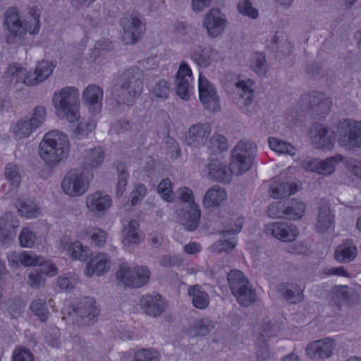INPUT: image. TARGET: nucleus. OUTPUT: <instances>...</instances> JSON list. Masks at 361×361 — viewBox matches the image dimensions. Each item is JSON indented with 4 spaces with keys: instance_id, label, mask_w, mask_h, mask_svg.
<instances>
[{
    "instance_id": "nucleus-1",
    "label": "nucleus",
    "mask_w": 361,
    "mask_h": 361,
    "mask_svg": "<svg viewBox=\"0 0 361 361\" xmlns=\"http://www.w3.org/2000/svg\"><path fill=\"white\" fill-rule=\"evenodd\" d=\"M143 90L141 70L135 66L126 69L114 79L111 94L118 104L133 105Z\"/></svg>"
},
{
    "instance_id": "nucleus-2",
    "label": "nucleus",
    "mask_w": 361,
    "mask_h": 361,
    "mask_svg": "<svg viewBox=\"0 0 361 361\" xmlns=\"http://www.w3.org/2000/svg\"><path fill=\"white\" fill-rule=\"evenodd\" d=\"M67 135L54 130L47 133L39 143V154L50 167H55L67 156L69 151Z\"/></svg>"
},
{
    "instance_id": "nucleus-3",
    "label": "nucleus",
    "mask_w": 361,
    "mask_h": 361,
    "mask_svg": "<svg viewBox=\"0 0 361 361\" xmlns=\"http://www.w3.org/2000/svg\"><path fill=\"white\" fill-rule=\"evenodd\" d=\"M79 90L74 86H66L53 94L51 102L56 115L61 119L74 123L80 118Z\"/></svg>"
},
{
    "instance_id": "nucleus-4",
    "label": "nucleus",
    "mask_w": 361,
    "mask_h": 361,
    "mask_svg": "<svg viewBox=\"0 0 361 361\" xmlns=\"http://www.w3.org/2000/svg\"><path fill=\"white\" fill-rule=\"evenodd\" d=\"M227 281L232 295L242 307H249L257 301L255 290L241 271H231Z\"/></svg>"
},
{
    "instance_id": "nucleus-5",
    "label": "nucleus",
    "mask_w": 361,
    "mask_h": 361,
    "mask_svg": "<svg viewBox=\"0 0 361 361\" xmlns=\"http://www.w3.org/2000/svg\"><path fill=\"white\" fill-rule=\"evenodd\" d=\"M99 314L96 301L89 297H84L73 305L68 316L73 324L78 326H89L95 323Z\"/></svg>"
},
{
    "instance_id": "nucleus-6",
    "label": "nucleus",
    "mask_w": 361,
    "mask_h": 361,
    "mask_svg": "<svg viewBox=\"0 0 361 361\" xmlns=\"http://www.w3.org/2000/svg\"><path fill=\"white\" fill-rule=\"evenodd\" d=\"M178 193L180 200L185 203L182 208V224L186 230L193 231L200 224L201 212L199 206L195 202L193 192L190 188H180Z\"/></svg>"
},
{
    "instance_id": "nucleus-7",
    "label": "nucleus",
    "mask_w": 361,
    "mask_h": 361,
    "mask_svg": "<svg viewBox=\"0 0 361 361\" xmlns=\"http://www.w3.org/2000/svg\"><path fill=\"white\" fill-rule=\"evenodd\" d=\"M257 153V146L251 142L240 141L232 150L231 165L237 176L250 170Z\"/></svg>"
},
{
    "instance_id": "nucleus-8",
    "label": "nucleus",
    "mask_w": 361,
    "mask_h": 361,
    "mask_svg": "<svg viewBox=\"0 0 361 361\" xmlns=\"http://www.w3.org/2000/svg\"><path fill=\"white\" fill-rule=\"evenodd\" d=\"M306 206L299 200L292 199L284 202H277L268 209L269 216L288 220L300 219L305 214Z\"/></svg>"
},
{
    "instance_id": "nucleus-9",
    "label": "nucleus",
    "mask_w": 361,
    "mask_h": 361,
    "mask_svg": "<svg viewBox=\"0 0 361 361\" xmlns=\"http://www.w3.org/2000/svg\"><path fill=\"white\" fill-rule=\"evenodd\" d=\"M123 28L122 39L126 44L137 42L145 30V22L143 17L138 13L125 16L121 20Z\"/></svg>"
},
{
    "instance_id": "nucleus-10",
    "label": "nucleus",
    "mask_w": 361,
    "mask_h": 361,
    "mask_svg": "<svg viewBox=\"0 0 361 361\" xmlns=\"http://www.w3.org/2000/svg\"><path fill=\"white\" fill-rule=\"evenodd\" d=\"M340 128L343 135L340 145L348 150H356L361 148V121L344 119L340 121Z\"/></svg>"
},
{
    "instance_id": "nucleus-11",
    "label": "nucleus",
    "mask_w": 361,
    "mask_h": 361,
    "mask_svg": "<svg viewBox=\"0 0 361 361\" xmlns=\"http://www.w3.org/2000/svg\"><path fill=\"white\" fill-rule=\"evenodd\" d=\"M88 188V179L80 171L75 169L68 171L61 183L63 192L73 197L84 195Z\"/></svg>"
},
{
    "instance_id": "nucleus-12",
    "label": "nucleus",
    "mask_w": 361,
    "mask_h": 361,
    "mask_svg": "<svg viewBox=\"0 0 361 361\" xmlns=\"http://www.w3.org/2000/svg\"><path fill=\"white\" fill-rule=\"evenodd\" d=\"M199 96L206 109L211 112L220 110L219 97L215 87L201 73L199 76Z\"/></svg>"
},
{
    "instance_id": "nucleus-13",
    "label": "nucleus",
    "mask_w": 361,
    "mask_h": 361,
    "mask_svg": "<svg viewBox=\"0 0 361 361\" xmlns=\"http://www.w3.org/2000/svg\"><path fill=\"white\" fill-rule=\"evenodd\" d=\"M312 145L322 150H331L336 142V134L331 128L314 123L310 131Z\"/></svg>"
},
{
    "instance_id": "nucleus-14",
    "label": "nucleus",
    "mask_w": 361,
    "mask_h": 361,
    "mask_svg": "<svg viewBox=\"0 0 361 361\" xmlns=\"http://www.w3.org/2000/svg\"><path fill=\"white\" fill-rule=\"evenodd\" d=\"M264 233L283 242H293L299 234L295 225L286 221H276L265 226Z\"/></svg>"
},
{
    "instance_id": "nucleus-15",
    "label": "nucleus",
    "mask_w": 361,
    "mask_h": 361,
    "mask_svg": "<svg viewBox=\"0 0 361 361\" xmlns=\"http://www.w3.org/2000/svg\"><path fill=\"white\" fill-rule=\"evenodd\" d=\"M227 24L226 16L218 8H211L204 15L202 26L209 37L216 38L223 33Z\"/></svg>"
},
{
    "instance_id": "nucleus-16",
    "label": "nucleus",
    "mask_w": 361,
    "mask_h": 361,
    "mask_svg": "<svg viewBox=\"0 0 361 361\" xmlns=\"http://www.w3.org/2000/svg\"><path fill=\"white\" fill-rule=\"evenodd\" d=\"M335 345V341L333 339L329 338L319 339L308 343L305 353L312 360H324L331 356Z\"/></svg>"
},
{
    "instance_id": "nucleus-17",
    "label": "nucleus",
    "mask_w": 361,
    "mask_h": 361,
    "mask_svg": "<svg viewBox=\"0 0 361 361\" xmlns=\"http://www.w3.org/2000/svg\"><path fill=\"white\" fill-rule=\"evenodd\" d=\"M192 80L190 68L185 62H183L177 72L175 88L176 94L183 100H188L192 92Z\"/></svg>"
},
{
    "instance_id": "nucleus-18",
    "label": "nucleus",
    "mask_w": 361,
    "mask_h": 361,
    "mask_svg": "<svg viewBox=\"0 0 361 361\" xmlns=\"http://www.w3.org/2000/svg\"><path fill=\"white\" fill-rule=\"evenodd\" d=\"M103 89L96 84L87 85L82 91V98L92 115L99 114L102 107Z\"/></svg>"
},
{
    "instance_id": "nucleus-19",
    "label": "nucleus",
    "mask_w": 361,
    "mask_h": 361,
    "mask_svg": "<svg viewBox=\"0 0 361 361\" xmlns=\"http://www.w3.org/2000/svg\"><path fill=\"white\" fill-rule=\"evenodd\" d=\"M210 133L211 126L208 123H198L189 128L185 135V142L192 147L202 146Z\"/></svg>"
},
{
    "instance_id": "nucleus-20",
    "label": "nucleus",
    "mask_w": 361,
    "mask_h": 361,
    "mask_svg": "<svg viewBox=\"0 0 361 361\" xmlns=\"http://www.w3.org/2000/svg\"><path fill=\"white\" fill-rule=\"evenodd\" d=\"M208 177L222 183H229L233 175L237 173L233 170L232 166L228 168L226 163L219 159H212L207 166Z\"/></svg>"
},
{
    "instance_id": "nucleus-21",
    "label": "nucleus",
    "mask_w": 361,
    "mask_h": 361,
    "mask_svg": "<svg viewBox=\"0 0 361 361\" xmlns=\"http://www.w3.org/2000/svg\"><path fill=\"white\" fill-rule=\"evenodd\" d=\"M17 216L11 213H5L0 218V241L7 243L13 240L16 235V229L19 227Z\"/></svg>"
},
{
    "instance_id": "nucleus-22",
    "label": "nucleus",
    "mask_w": 361,
    "mask_h": 361,
    "mask_svg": "<svg viewBox=\"0 0 361 361\" xmlns=\"http://www.w3.org/2000/svg\"><path fill=\"white\" fill-rule=\"evenodd\" d=\"M111 197L97 191L87 196L85 204L89 211L95 214H104L111 207Z\"/></svg>"
},
{
    "instance_id": "nucleus-23",
    "label": "nucleus",
    "mask_w": 361,
    "mask_h": 361,
    "mask_svg": "<svg viewBox=\"0 0 361 361\" xmlns=\"http://www.w3.org/2000/svg\"><path fill=\"white\" fill-rule=\"evenodd\" d=\"M142 310L147 314L154 317L159 316L166 308L165 301L159 294L146 295L140 301Z\"/></svg>"
},
{
    "instance_id": "nucleus-24",
    "label": "nucleus",
    "mask_w": 361,
    "mask_h": 361,
    "mask_svg": "<svg viewBox=\"0 0 361 361\" xmlns=\"http://www.w3.org/2000/svg\"><path fill=\"white\" fill-rule=\"evenodd\" d=\"M234 100L238 107L247 110L253 102V89L250 82L240 80L235 84Z\"/></svg>"
},
{
    "instance_id": "nucleus-25",
    "label": "nucleus",
    "mask_w": 361,
    "mask_h": 361,
    "mask_svg": "<svg viewBox=\"0 0 361 361\" xmlns=\"http://www.w3.org/2000/svg\"><path fill=\"white\" fill-rule=\"evenodd\" d=\"M4 16V24L11 34L16 37H21L25 34L24 23L20 20L17 8H8L5 12Z\"/></svg>"
},
{
    "instance_id": "nucleus-26",
    "label": "nucleus",
    "mask_w": 361,
    "mask_h": 361,
    "mask_svg": "<svg viewBox=\"0 0 361 361\" xmlns=\"http://www.w3.org/2000/svg\"><path fill=\"white\" fill-rule=\"evenodd\" d=\"M110 264V257L106 253H99L87 263L85 274L89 277L94 274L101 276L109 271Z\"/></svg>"
},
{
    "instance_id": "nucleus-27",
    "label": "nucleus",
    "mask_w": 361,
    "mask_h": 361,
    "mask_svg": "<svg viewBox=\"0 0 361 361\" xmlns=\"http://www.w3.org/2000/svg\"><path fill=\"white\" fill-rule=\"evenodd\" d=\"M191 57L197 66L207 68L212 63L219 61L220 55L216 49L208 46L204 47H200L192 52Z\"/></svg>"
},
{
    "instance_id": "nucleus-28",
    "label": "nucleus",
    "mask_w": 361,
    "mask_h": 361,
    "mask_svg": "<svg viewBox=\"0 0 361 361\" xmlns=\"http://www.w3.org/2000/svg\"><path fill=\"white\" fill-rule=\"evenodd\" d=\"M280 295L290 304H298L303 299V290L296 283H283L276 288Z\"/></svg>"
},
{
    "instance_id": "nucleus-29",
    "label": "nucleus",
    "mask_w": 361,
    "mask_h": 361,
    "mask_svg": "<svg viewBox=\"0 0 361 361\" xmlns=\"http://www.w3.org/2000/svg\"><path fill=\"white\" fill-rule=\"evenodd\" d=\"M104 160V152L101 147L87 149L82 154V168L92 170L100 167Z\"/></svg>"
},
{
    "instance_id": "nucleus-30",
    "label": "nucleus",
    "mask_w": 361,
    "mask_h": 361,
    "mask_svg": "<svg viewBox=\"0 0 361 361\" xmlns=\"http://www.w3.org/2000/svg\"><path fill=\"white\" fill-rule=\"evenodd\" d=\"M333 217L329 206L324 202H320L315 224L317 232L324 233L327 231L333 224Z\"/></svg>"
},
{
    "instance_id": "nucleus-31",
    "label": "nucleus",
    "mask_w": 361,
    "mask_h": 361,
    "mask_svg": "<svg viewBox=\"0 0 361 361\" xmlns=\"http://www.w3.org/2000/svg\"><path fill=\"white\" fill-rule=\"evenodd\" d=\"M214 327V322L207 317L194 320L187 328L186 333L190 337L204 336Z\"/></svg>"
},
{
    "instance_id": "nucleus-32",
    "label": "nucleus",
    "mask_w": 361,
    "mask_h": 361,
    "mask_svg": "<svg viewBox=\"0 0 361 361\" xmlns=\"http://www.w3.org/2000/svg\"><path fill=\"white\" fill-rule=\"evenodd\" d=\"M298 190V185L290 181L276 180L272 183L269 192L274 199L284 198L290 196Z\"/></svg>"
},
{
    "instance_id": "nucleus-33",
    "label": "nucleus",
    "mask_w": 361,
    "mask_h": 361,
    "mask_svg": "<svg viewBox=\"0 0 361 361\" xmlns=\"http://www.w3.org/2000/svg\"><path fill=\"white\" fill-rule=\"evenodd\" d=\"M188 295L193 306L199 310L206 309L209 304V294L200 285L190 286L188 288Z\"/></svg>"
},
{
    "instance_id": "nucleus-34",
    "label": "nucleus",
    "mask_w": 361,
    "mask_h": 361,
    "mask_svg": "<svg viewBox=\"0 0 361 361\" xmlns=\"http://www.w3.org/2000/svg\"><path fill=\"white\" fill-rule=\"evenodd\" d=\"M226 192L219 185H214L205 193L202 204L205 208L219 206L226 198Z\"/></svg>"
},
{
    "instance_id": "nucleus-35",
    "label": "nucleus",
    "mask_w": 361,
    "mask_h": 361,
    "mask_svg": "<svg viewBox=\"0 0 361 361\" xmlns=\"http://www.w3.org/2000/svg\"><path fill=\"white\" fill-rule=\"evenodd\" d=\"M140 224L136 220H132L123 230V243L124 245L138 244L144 240L143 234L139 231Z\"/></svg>"
},
{
    "instance_id": "nucleus-36",
    "label": "nucleus",
    "mask_w": 361,
    "mask_h": 361,
    "mask_svg": "<svg viewBox=\"0 0 361 361\" xmlns=\"http://www.w3.org/2000/svg\"><path fill=\"white\" fill-rule=\"evenodd\" d=\"M309 103L313 111L319 116L327 114L331 106L330 99L321 92H314L312 94Z\"/></svg>"
},
{
    "instance_id": "nucleus-37",
    "label": "nucleus",
    "mask_w": 361,
    "mask_h": 361,
    "mask_svg": "<svg viewBox=\"0 0 361 361\" xmlns=\"http://www.w3.org/2000/svg\"><path fill=\"white\" fill-rule=\"evenodd\" d=\"M26 73V69L18 63L10 64L4 73L2 80L6 86L16 85L23 82V75Z\"/></svg>"
},
{
    "instance_id": "nucleus-38",
    "label": "nucleus",
    "mask_w": 361,
    "mask_h": 361,
    "mask_svg": "<svg viewBox=\"0 0 361 361\" xmlns=\"http://www.w3.org/2000/svg\"><path fill=\"white\" fill-rule=\"evenodd\" d=\"M357 255V247L351 239H343L340 244V263H349Z\"/></svg>"
},
{
    "instance_id": "nucleus-39",
    "label": "nucleus",
    "mask_w": 361,
    "mask_h": 361,
    "mask_svg": "<svg viewBox=\"0 0 361 361\" xmlns=\"http://www.w3.org/2000/svg\"><path fill=\"white\" fill-rule=\"evenodd\" d=\"M271 326L267 324V327L264 329L263 332L261 334V338H259L257 343L256 348V359L257 361H266L270 357V353L265 342L266 338L270 337Z\"/></svg>"
},
{
    "instance_id": "nucleus-40",
    "label": "nucleus",
    "mask_w": 361,
    "mask_h": 361,
    "mask_svg": "<svg viewBox=\"0 0 361 361\" xmlns=\"http://www.w3.org/2000/svg\"><path fill=\"white\" fill-rule=\"evenodd\" d=\"M39 18V10L35 6L30 7L29 8L27 18L26 19L25 23H24L25 33L28 32L32 35H35L39 32L40 27Z\"/></svg>"
},
{
    "instance_id": "nucleus-41",
    "label": "nucleus",
    "mask_w": 361,
    "mask_h": 361,
    "mask_svg": "<svg viewBox=\"0 0 361 361\" xmlns=\"http://www.w3.org/2000/svg\"><path fill=\"white\" fill-rule=\"evenodd\" d=\"M68 252L71 258L81 262L86 261L91 255L89 247L82 245L78 240L69 244Z\"/></svg>"
},
{
    "instance_id": "nucleus-42",
    "label": "nucleus",
    "mask_w": 361,
    "mask_h": 361,
    "mask_svg": "<svg viewBox=\"0 0 361 361\" xmlns=\"http://www.w3.org/2000/svg\"><path fill=\"white\" fill-rule=\"evenodd\" d=\"M208 148L211 153L218 154L228 148L227 139L223 135L214 133L209 140Z\"/></svg>"
},
{
    "instance_id": "nucleus-43",
    "label": "nucleus",
    "mask_w": 361,
    "mask_h": 361,
    "mask_svg": "<svg viewBox=\"0 0 361 361\" xmlns=\"http://www.w3.org/2000/svg\"><path fill=\"white\" fill-rule=\"evenodd\" d=\"M250 68L260 77L265 76L267 71V63L262 53H255L252 56Z\"/></svg>"
},
{
    "instance_id": "nucleus-44",
    "label": "nucleus",
    "mask_w": 361,
    "mask_h": 361,
    "mask_svg": "<svg viewBox=\"0 0 361 361\" xmlns=\"http://www.w3.org/2000/svg\"><path fill=\"white\" fill-rule=\"evenodd\" d=\"M269 145L272 150L279 154H288L293 156L295 153V149L291 144L275 137L269 138Z\"/></svg>"
},
{
    "instance_id": "nucleus-45",
    "label": "nucleus",
    "mask_w": 361,
    "mask_h": 361,
    "mask_svg": "<svg viewBox=\"0 0 361 361\" xmlns=\"http://www.w3.org/2000/svg\"><path fill=\"white\" fill-rule=\"evenodd\" d=\"M135 268H131L128 264L123 263L120 264L116 272L118 280L126 286L132 287L134 279Z\"/></svg>"
},
{
    "instance_id": "nucleus-46",
    "label": "nucleus",
    "mask_w": 361,
    "mask_h": 361,
    "mask_svg": "<svg viewBox=\"0 0 361 361\" xmlns=\"http://www.w3.org/2000/svg\"><path fill=\"white\" fill-rule=\"evenodd\" d=\"M4 175L7 180L15 188L18 187L21 181V173L18 166L13 163L8 164L4 170Z\"/></svg>"
},
{
    "instance_id": "nucleus-47",
    "label": "nucleus",
    "mask_w": 361,
    "mask_h": 361,
    "mask_svg": "<svg viewBox=\"0 0 361 361\" xmlns=\"http://www.w3.org/2000/svg\"><path fill=\"white\" fill-rule=\"evenodd\" d=\"M150 271L145 267L135 268L134 279L132 283V288H140L146 285L149 280Z\"/></svg>"
},
{
    "instance_id": "nucleus-48",
    "label": "nucleus",
    "mask_w": 361,
    "mask_h": 361,
    "mask_svg": "<svg viewBox=\"0 0 361 361\" xmlns=\"http://www.w3.org/2000/svg\"><path fill=\"white\" fill-rule=\"evenodd\" d=\"M157 192L164 200L167 202H172L175 199L173 192L172 183L169 178L163 179L157 185Z\"/></svg>"
},
{
    "instance_id": "nucleus-49",
    "label": "nucleus",
    "mask_w": 361,
    "mask_h": 361,
    "mask_svg": "<svg viewBox=\"0 0 361 361\" xmlns=\"http://www.w3.org/2000/svg\"><path fill=\"white\" fill-rule=\"evenodd\" d=\"M11 318L17 319L22 315L25 310V305L20 300H9L3 307Z\"/></svg>"
},
{
    "instance_id": "nucleus-50",
    "label": "nucleus",
    "mask_w": 361,
    "mask_h": 361,
    "mask_svg": "<svg viewBox=\"0 0 361 361\" xmlns=\"http://www.w3.org/2000/svg\"><path fill=\"white\" fill-rule=\"evenodd\" d=\"M30 308L41 322H46L47 320L49 312L46 307V302L44 300L41 299L33 300L30 304Z\"/></svg>"
},
{
    "instance_id": "nucleus-51",
    "label": "nucleus",
    "mask_w": 361,
    "mask_h": 361,
    "mask_svg": "<svg viewBox=\"0 0 361 361\" xmlns=\"http://www.w3.org/2000/svg\"><path fill=\"white\" fill-rule=\"evenodd\" d=\"M117 171L118 174V182L117 185L116 193L118 196L123 195L128 183V173L126 166L124 163L120 162L117 164Z\"/></svg>"
},
{
    "instance_id": "nucleus-52",
    "label": "nucleus",
    "mask_w": 361,
    "mask_h": 361,
    "mask_svg": "<svg viewBox=\"0 0 361 361\" xmlns=\"http://www.w3.org/2000/svg\"><path fill=\"white\" fill-rule=\"evenodd\" d=\"M236 242V238L233 236L228 240H220L213 243L209 250L216 253L229 252L235 247Z\"/></svg>"
},
{
    "instance_id": "nucleus-53",
    "label": "nucleus",
    "mask_w": 361,
    "mask_h": 361,
    "mask_svg": "<svg viewBox=\"0 0 361 361\" xmlns=\"http://www.w3.org/2000/svg\"><path fill=\"white\" fill-rule=\"evenodd\" d=\"M170 90L169 83L165 80H160L155 82L151 92L156 98L166 99L169 95Z\"/></svg>"
},
{
    "instance_id": "nucleus-54",
    "label": "nucleus",
    "mask_w": 361,
    "mask_h": 361,
    "mask_svg": "<svg viewBox=\"0 0 361 361\" xmlns=\"http://www.w3.org/2000/svg\"><path fill=\"white\" fill-rule=\"evenodd\" d=\"M96 127V121L94 118L82 120L75 130V133L78 138L88 135Z\"/></svg>"
},
{
    "instance_id": "nucleus-55",
    "label": "nucleus",
    "mask_w": 361,
    "mask_h": 361,
    "mask_svg": "<svg viewBox=\"0 0 361 361\" xmlns=\"http://www.w3.org/2000/svg\"><path fill=\"white\" fill-rule=\"evenodd\" d=\"M135 359H140L142 361H160L161 354L155 348H140L135 353Z\"/></svg>"
},
{
    "instance_id": "nucleus-56",
    "label": "nucleus",
    "mask_w": 361,
    "mask_h": 361,
    "mask_svg": "<svg viewBox=\"0 0 361 361\" xmlns=\"http://www.w3.org/2000/svg\"><path fill=\"white\" fill-rule=\"evenodd\" d=\"M33 130L35 129L27 120L18 122L13 128L16 138L18 140L29 137Z\"/></svg>"
},
{
    "instance_id": "nucleus-57",
    "label": "nucleus",
    "mask_w": 361,
    "mask_h": 361,
    "mask_svg": "<svg viewBox=\"0 0 361 361\" xmlns=\"http://www.w3.org/2000/svg\"><path fill=\"white\" fill-rule=\"evenodd\" d=\"M238 10L242 15L252 19H256L259 16L258 10L253 7L250 0H242L239 1L238 4Z\"/></svg>"
},
{
    "instance_id": "nucleus-58",
    "label": "nucleus",
    "mask_w": 361,
    "mask_h": 361,
    "mask_svg": "<svg viewBox=\"0 0 361 361\" xmlns=\"http://www.w3.org/2000/svg\"><path fill=\"white\" fill-rule=\"evenodd\" d=\"M340 162L351 173L361 178V161L353 158H343L340 156Z\"/></svg>"
},
{
    "instance_id": "nucleus-59",
    "label": "nucleus",
    "mask_w": 361,
    "mask_h": 361,
    "mask_svg": "<svg viewBox=\"0 0 361 361\" xmlns=\"http://www.w3.org/2000/svg\"><path fill=\"white\" fill-rule=\"evenodd\" d=\"M340 295L347 305H353L358 301V294L354 289L345 286H340Z\"/></svg>"
},
{
    "instance_id": "nucleus-60",
    "label": "nucleus",
    "mask_w": 361,
    "mask_h": 361,
    "mask_svg": "<svg viewBox=\"0 0 361 361\" xmlns=\"http://www.w3.org/2000/svg\"><path fill=\"white\" fill-rule=\"evenodd\" d=\"M18 210L20 215L26 218L36 217L39 214V208L32 202H20Z\"/></svg>"
},
{
    "instance_id": "nucleus-61",
    "label": "nucleus",
    "mask_w": 361,
    "mask_h": 361,
    "mask_svg": "<svg viewBox=\"0 0 361 361\" xmlns=\"http://www.w3.org/2000/svg\"><path fill=\"white\" fill-rule=\"evenodd\" d=\"M20 245L24 247H32L35 243L36 234L28 228H23L18 237Z\"/></svg>"
},
{
    "instance_id": "nucleus-62",
    "label": "nucleus",
    "mask_w": 361,
    "mask_h": 361,
    "mask_svg": "<svg viewBox=\"0 0 361 361\" xmlns=\"http://www.w3.org/2000/svg\"><path fill=\"white\" fill-rule=\"evenodd\" d=\"M338 161L337 156L329 157L325 160L320 159L319 173L323 175L331 174L335 171Z\"/></svg>"
},
{
    "instance_id": "nucleus-63",
    "label": "nucleus",
    "mask_w": 361,
    "mask_h": 361,
    "mask_svg": "<svg viewBox=\"0 0 361 361\" xmlns=\"http://www.w3.org/2000/svg\"><path fill=\"white\" fill-rule=\"evenodd\" d=\"M46 109L42 106L35 108L33 114L30 120H27L32 128L36 130L46 119Z\"/></svg>"
},
{
    "instance_id": "nucleus-64",
    "label": "nucleus",
    "mask_w": 361,
    "mask_h": 361,
    "mask_svg": "<svg viewBox=\"0 0 361 361\" xmlns=\"http://www.w3.org/2000/svg\"><path fill=\"white\" fill-rule=\"evenodd\" d=\"M12 361H34V355L27 348H18L13 350Z\"/></svg>"
}]
</instances>
